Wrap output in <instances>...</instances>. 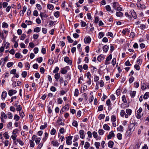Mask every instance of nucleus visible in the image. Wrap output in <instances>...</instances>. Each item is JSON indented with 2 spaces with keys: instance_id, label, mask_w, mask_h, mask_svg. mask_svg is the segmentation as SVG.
<instances>
[{
  "instance_id": "39",
  "label": "nucleus",
  "mask_w": 149,
  "mask_h": 149,
  "mask_svg": "<svg viewBox=\"0 0 149 149\" xmlns=\"http://www.w3.org/2000/svg\"><path fill=\"white\" fill-rule=\"evenodd\" d=\"M72 125L73 126L75 127H77L78 125L77 122L76 120H74L72 123Z\"/></svg>"
},
{
  "instance_id": "56",
  "label": "nucleus",
  "mask_w": 149,
  "mask_h": 149,
  "mask_svg": "<svg viewBox=\"0 0 149 149\" xmlns=\"http://www.w3.org/2000/svg\"><path fill=\"white\" fill-rule=\"evenodd\" d=\"M34 32L38 33L40 31V29L39 27H37L34 28L33 30Z\"/></svg>"
},
{
  "instance_id": "38",
  "label": "nucleus",
  "mask_w": 149,
  "mask_h": 149,
  "mask_svg": "<svg viewBox=\"0 0 149 149\" xmlns=\"http://www.w3.org/2000/svg\"><path fill=\"white\" fill-rule=\"evenodd\" d=\"M117 137L119 140H121L122 139V134L120 133H118L117 135Z\"/></svg>"
},
{
  "instance_id": "5",
  "label": "nucleus",
  "mask_w": 149,
  "mask_h": 149,
  "mask_svg": "<svg viewBox=\"0 0 149 149\" xmlns=\"http://www.w3.org/2000/svg\"><path fill=\"white\" fill-rule=\"evenodd\" d=\"M112 58V56L111 54H110L106 58V60L105 62V64L106 65H108L109 64V63L108 62L110 61Z\"/></svg>"
},
{
  "instance_id": "37",
  "label": "nucleus",
  "mask_w": 149,
  "mask_h": 149,
  "mask_svg": "<svg viewBox=\"0 0 149 149\" xmlns=\"http://www.w3.org/2000/svg\"><path fill=\"white\" fill-rule=\"evenodd\" d=\"M95 145L96 146V148L99 149V147L100 146V143L98 142H96L95 143Z\"/></svg>"
},
{
  "instance_id": "29",
  "label": "nucleus",
  "mask_w": 149,
  "mask_h": 149,
  "mask_svg": "<svg viewBox=\"0 0 149 149\" xmlns=\"http://www.w3.org/2000/svg\"><path fill=\"white\" fill-rule=\"evenodd\" d=\"M104 131L102 129H100L98 131V133L100 135H102L104 133Z\"/></svg>"
},
{
  "instance_id": "26",
  "label": "nucleus",
  "mask_w": 149,
  "mask_h": 149,
  "mask_svg": "<svg viewBox=\"0 0 149 149\" xmlns=\"http://www.w3.org/2000/svg\"><path fill=\"white\" fill-rule=\"evenodd\" d=\"M1 118H4L5 119H6L7 118V116L6 114H5L4 112H1Z\"/></svg>"
},
{
  "instance_id": "23",
  "label": "nucleus",
  "mask_w": 149,
  "mask_h": 149,
  "mask_svg": "<svg viewBox=\"0 0 149 149\" xmlns=\"http://www.w3.org/2000/svg\"><path fill=\"white\" fill-rule=\"evenodd\" d=\"M90 146V144L88 142H86L85 143L84 147L86 149H88Z\"/></svg>"
},
{
  "instance_id": "41",
  "label": "nucleus",
  "mask_w": 149,
  "mask_h": 149,
  "mask_svg": "<svg viewBox=\"0 0 149 149\" xmlns=\"http://www.w3.org/2000/svg\"><path fill=\"white\" fill-rule=\"evenodd\" d=\"M121 87H119L118 89H117L116 91V93L117 96L119 95L120 94V92Z\"/></svg>"
},
{
  "instance_id": "34",
  "label": "nucleus",
  "mask_w": 149,
  "mask_h": 149,
  "mask_svg": "<svg viewBox=\"0 0 149 149\" xmlns=\"http://www.w3.org/2000/svg\"><path fill=\"white\" fill-rule=\"evenodd\" d=\"M47 6V8L50 10H52L54 8V6L51 4H48Z\"/></svg>"
},
{
  "instance_id": "52",
  "label": "nucleus",
  "mask_w": 149,
  "mask_h": 149,
  "mask_svg": "<svg viewBox=\"0 0 149 149\" xmlns=\"http://www.w3.org/2000/svg\"><path fill=\"white\" fill-rule=\"evenodd\" d=\"M104 36V34L102 32H100L99 34L98 38H102Z\"/></svg>"
},
{
  "instance_id": "3",
  "label": "nucleus",
  "mask_w": 149,
  "mask_h": 149,
  "mask_svg": "<svg viewBox=\"0 0 149 149\" xmlns=\"http://www.w3.org/2000/svg\"><path fill=\"white\" fill-rule=\"evenodd\" d=\"M69 109V104H67L66 105H65L61 110L60 111V113H61L62 111H63V112H64V111L66 110H68Z\"/></svg>"
},
{
  "instance_id": "2",
  "label": "nucleus",
  "mask_w": 149,
  "mask_h": 149,
  "mask_svg": "<svg viewBox=\"0 0 149 149\" xmlns=\"http://www.w3.org/2000/svg\"><path fill=\"white\" fill-rule=\"evenodd\" d=\"M132 110L129 109H126V112L127 114L125 115V117L126 118H127L128 117V116H130L131 115L132 113Z\"/></svg>"
},
{
  "instance_id": "24",
  "label": "nucleus",
  "mask_w": 149,
  "mask_h": 149,
  "mask_svg": "<svg viewBox=\"0 0 149 149\" xmlns=\"http://www.w3.org/2000/svg\"><path fill=\"white\" fill-rule=\"evenodd\" d=\"M103 128L104 130H109L110 129V127L108 126L107 124H105L103 125Z\"/></svg>"
},
{
  "instance_id": "60",
  "label": "nucleus",
  "mask_w": 149,
  "mask_h": 149,
  "mask_svg": "<svg viewBox=\"0 0 149 149\" xmlns=\"http://www.w3.org/2000/svg\"><path fill=\"white\" fill-rule=\"evenodd\" d=\"M16 109L17 111H20L22 110V107L20 105H18Z\"/></svg>"
},
{
  "instance_id": "17",
  "label": "nucleus",
  "mask_w": 149,
  "mask_h": 149,
  "mask_svg": "<svg viewBox=\"0 0 149 149\" xmlns=\"http://www.w3.org/2000/svg\"><path fill=\"white\" fill-rule=\"evenodd\" d=\"M114 143V142L112 141H109L108 143V146L110 148H112L113 147Z\"/></svg>"
},
{
  "instance_id": "11",
  "label": "nucleus",
  "mask_w": 149,
  "mask_h": 149,
  "mask_svg": "<svg viewBox=\"0 0 149 149\" xmlns=\"http://www.w3.org/2000/svg\"><path fill=\"white\" fill-rule=\"evenodd\" d=\"M138 8L141 9H145L146 8V6L144 4H141L140 3L137 5Z\"/></svg>"
},
{
  "instance_id": "40",
  "label": "nucleus",
  "mask_w": 149,
  "mask_h": 149,
  "mask_svg": "<svg viewBox=\"0 0 149 149\" xmlns=\"http://www.w3.org/2000/svg\"><path fill=\"white\" fill-rule=\"evenodd\" d=\"M103 105H101L99 106L98 108V111H101L103 110Z\"/></svg>"
},
{
  "instance_id": "28",
  "label": "nucleus",
  "mask_w": 149,
  "mask_h": 149,
  "mask_svg": "<svg viewBox=\"0 0 149 149\" xmlns=\"http://www.w3.org/2000/svg\"><path fill=\"white\" fill-rule=\"evenodd\" d=\"M25 68L27 70H29L30 68V65L28 62H26L25 63Z\"/></svg>"
},
{
  "instance_id": "25",
  "label": "nucleus",
  "mask_w": 149,
  "mask_h": 149,
  "mask_svg": "<svg viewBox=\"0 0 149 149\" xmlns=\"http://www.w3.org/2000/svg\"><path fill=\"white\" fill-rule=\"evenodd\" d=\"M109 48V46L107 45H105L103 47V51L106 52L108 51Z\"/></svg>"
},
{
  "instance_id": "63",
  "label": "nucleus",
  "mask_w": 149,
  "mask_h": 149,
  "mask_svg": "<svg viewBox=\"0 0 149 149\" xmlns=\"http://www.w3.org/2000/svg\"><path fill=\"white\" fill-rule=\"evenodd\" d=\"M36 60L37 61H38V63H40L42 61V57H40L38 58Z\"/></svg>"
},
{
  "instance_id": "55",
  "label": "nucleus",
  "mask_w": 149,
  "mask_h": 149,
  "mask_svg": "<svg viewBox=\"0 0 149 149\" xmlns=\"http://www.w3.org/2000/svg\"><path fill=\"white\" fill-rule=\"evenodd\" d=\"M27 74V72L24 71L22 73V75L23 77L25 78L26 77Z\"/></svg>"
},
{
  "instance_id": "13",
  "label": "nucleus",
  "mask_w": 149,
  "mask_h": 149,
  "mask_svg": "<svg viewBox=\"0 0 149 149\" xmlns=\"http://www.w3.org/2000/svg\"><path fill=\"white\" fill-rule=\"evenodd\" d=\"M7 93L6 91H3L2 93L1 98L2 100H4L5 98L6 97Z\"/></svg>"
},
{
  "instance_id": "62",
  "label": "nucleus",
  "mask_w": 149,
  "mask_h": 149,
  "mask_svg": "<svg viewBox=\"0 0 149 149\" xmlns=\"http://www.w3.org/2000/svg\"><path fill=\"white\" fill-rule=\"evenodd\" d=\"M13 63L12 62H9L7 64V66L8 68H10L13 65Z\"/></svg>"
},
{
  "instance_id": "58",
  "label": "nucleus",
  "mask_w": 149,
  "mask_h": 149,
  "mask_svg": "<svg viewBox=\"0 0 149 149\" xmlns=\"http://www.w3.org/2000/svg\"><path fill=\"white\" fill-rule=\"evenodd\" d=\"M93 136L95 138H96L97 136V134L96 132L94 131L92 133Z\"/></svg>"
},
{
  "instance_id": "44",
  "label": "nucleus",
  "mask_w": 149,
  "mask_h": 149,
  "mask_svg": "<svg viewBox=\"0 0 149 149\" xmlns=\"http://www.w3.org/2000/svg\"><path fill=\"white\" fill-rule=\"evenodd\" d=\"M125 114V112L124 110H122L121 111L120 115L122 117H123Z\"/></svg>"
},
{
  "instance_id": "15",
  "label": "nucleus",
  "mask_w": 149,
  "mask_h": 149,
  "mask_svg": "<svg viewBox=\"0 0 149 149\" xmlns=\"http://www.w3.org/2000/svg\"><path fill=\"white\" fill-rule=\"evenodd\" d=\"M113 8L115 10L119 6L118 2H114L113 3Z\"/></svg>"
},
{
  "instance_id": "49",
  "label": "nucleus",
  "mask_w": 149,
  "mask_h": 149,
  "mask_svg": "<svg viewBox=\"0 0 149 149\" xmlns=\"http://www.w3.org/2000/svg\"><path fill=\"white\" fill-rule=\"evenodd\" d=\"M19 117L17 115L15 114L14 116V119L16 121H18L19 119Z\"/></svg>"
},
{
  "instance_id": "54",
  "label": "nucleus",
  "mask_w": 149,
  "mask_h": 149,
  "mask_svg": "<svg viewBox=\"0 0 149 149\" xmlns=\"http://www.w3.org/2000/svg\"><path fill=\"white\" fill-rule=\"evenodd\" d=\"M8 94L10 96H12L14 94L13 91V90H10L8 91Z\"/></svg>"
},
{
  "instance_id": "1",
  "label": "nucleus",
  "mask_w": 149,
  "mask_h": 149,
  "mask_svg": "<svg viewBox=\"0 0 149 149\" xmlns=\"http://www.w3.org/2000/svg\"><path fill=\"white\" fill-rule=\"evenodd\" d=\"M134 124L131 123L128 126V130L126 131V134L127 136H129L131 134V132H132L135 129Z\"/></svg>"
},
{
  "instance_id": "42",
  "label": "nucleus",
  "mask_w": 149,
  "mask_h": 149,
  "mask_svg": "<svg viewBox=\"0 0 149 149\" xmlns=\"http://www.w3.org/2000/svg\"><path fill=\"white\" fill-rule=\"evenodd\" d=\"M56 132V130L54 128H53L51 131L50 134L52 135H54Z\"/></svg>"
},
{
  "instance_id": "12",
  "label": "nucleus",
  "mask_w": 149,
  "mask_h": 149,
  "mask_svg": "<svg viewBox=\"0 0 149 149\" xmlns=\"http://www.w3.org/2000/svg\"><path fill=\"white\" fill-rule=\"evenodd\" d=\"M57 122L58 123V125H64L65 124L63 122H62V119L58 118L57 120Z\"/></svg>"
},
{
  "instance_id": "46",
  "label": "nucleus",
  "mask_w": 149,
  "mask_h": 149,
  "mask_svg": "<svg viewBox=\"0 0 149 149\" xmlns=\"http://www.w3.org/2000/svg\"><path fill=\"white\" fill-rule=\"evenodd\" d=\"M67 39L68 42L70 43H72L74 41L73 40L71 39L70 37L69 36H67Z\"/></svg>"
},
{
  "instance_id": "64",
  "label": "nucleus",
  "mask_w": 149,
  "mask_h": 149,
  "mask_svg": "<svg viewBox=\"0 0 149 149\" xmlns=\"http://www.w3.org/2000/svg\"><path fill=\"white\" fill-rule=\"evenodd\" d=\"M8 26V24L6 22H3L2 23V27L3 28H7Z\"/></svg>"
},
{
  "instance_id": "22",
  "label": "nucleus",
  "mask_w": 149,
  "mask_h": 149,
  "mask_svg": "<svg viewBox=\"0 0 149 149\" xmlns=\"http://www.w3.org/2000/svg\"><path fill=\"white\" fill-rule=\"evenodd\" d=\"M29 143L30 144V147L31 148H33L35 146L34 142L31 140H30Z\"/></svg>"
},
{
  "instance_id": "43",
  "label": "nucleus",
  "mask_w": 149,
  "mask_h": 149,
  "mask_svg": "<svg viewBox=\"0 0 149 149\" xmlns=\"http://www.w3.org/2000/svg\"><path fill=\"white\" fill-rule=\"evenodd\" d=\"M116 58H113L112 61H111V64L113 66L116 63Z\"/></svg>"
},
{
  "instance_id": "47",
  "label": "nucleus",
  "mask_w": 149,
  "mask_h": 149,
  "mask_svg": "<svg viewBox=\"0 0 149 149\" xmlns=\"http://www.w3.org/2000/svg\"><path fill=\"white\" fill-rule=\"evenodd\" d=\"M4 137L6 139H8L9 138V136L7 132H5L3 134Z\"/></svg>"
},
{
  "instance_id": "30",
  "label": "nucleus",
  "mask_w": 149,
  "mask_h": 149,
  "mask_svg": "<svg viewBox=\"0 0 149 149\" xmlns=\"http://www.w3.org/2000/svg\"><path fill=\"white\" fill-rule=\"evenodd\" d=\"M116 120V117L114 115H112L111 116V120L112 122H114Z\"/></svg>"
},
{
  "instance_id": "6",
  "label": "nucleus",
  "mask_w": 149,
  "mask_h": 149,
  "mask_svg": "<svg viewBox=\"0 0 149 149\" xmlns=\"http://www.w3.org/2000/svg\"><path fill=\"white\" fill-rule=\"evenodd\" d=\"M115 136V134H114L113 131H112L109 132V134L107 136V139H110L112 137H114Z\"/></svg>"
},
{
  "instance_id": "51",
  "label": "nucleus",
  "mask_w": 149,
  "mask_h": 149,
  "mask_svg": "<svg viewBox=\"0 0 149 149\" xmlns=\"http://www.w3.org/2000/svg\"><path fill=\"white\" fill-rule=\"evenodd\" d=\"M54 15L56 17H58L59 16V12L58 11L54 13Z\"/></svg>"
},
{
  "instance_id": "59",
  "label": "nucleus",
  "mask_w": 149,
  "mask_h": 149,
  "mask_svg": "<svg viewBox=\"0 0 149 149\" xmlns=\"http://www.w3.org/2000/svg\"><path fill=\"white\" fill-rule=\"evenodd\" d=\"M14 134L12 135L11 137L14 141H15V140L16 139V137L17 136V135L16 134Z\"/></svg>"
},
{
  "instance_id": "8",
  "label": "nucleus",
  "mask_w": 149,
  "mask_h": 149,
  "mask_svg": "<svg viewBox=\"0 0 149 149\" xmlns=\"http://www.w3.org/2000/svg\"><path fill=\"white\" fill-rule=\"evenodd\" d=\"M84 41L85 43H90L91 41V38L90 36H88L84 39Z\"/></svg>"
},
{
  "instance_id": "19",
  "label": "nucleus",
  "mask_w": 149,
  "mask_h": 149,
  "mask_svg": "<svg viewBox=\"0 0 149 149\" xmlns=\"http://www.w3.org/2000/svg\"><path fill=\"white\" fill-rule=\"evenodd\" d=\"M136 91H131L130 93V94L131 97L132 98H134V97L135 96L136 93Z\"/></svg>"
},
{
  "instance_id": "7",
  "label": "nucleus",
  "mask_w": 149,
  "mask_h": 149,
  "mask_svg": "<svg viewBox=\"0 0 149 149\" xmlns=\"http://www.w3.org/2000/svg\"><path fill=\"white\" fill-rule=\"evenodd\" d=\"M84 131L83 130H80L79 131L80 137L82 139H84L85 138V135H84Z\"/></svg>"
},
{
  "instance_id": "4",
  "label": "nucleus",
  "mask_w": 149,
  "mask_h": 149,
  "mask_svg": "<svg viewBox=\"0 0 149 149\" xmlns=\"http://www.w3.org/2000/svg\"><path fill=\"white\" fill-rule=\"evenodd\" d=\"M64 61L65 62L67 63H68L70 65H71L72 64V61L71 60L69 59V58L67 56H65V57Z\"/></svg>"
},
{
  "instance_id": "57",
  "label": "nucleus",
  "mask_w": 149,
  "mask_h": 149,
  "mask_svg": "<svg viewBox=\"0 0 149 149\" xmlns=\"http://www.w3.org/2000/svg\"><path fill=\"white\" fill-rule=\"evenodd\" d=\"M59 70V68L58 67H56L54 70H53V73H57Z\"/></svg>"
},
{
  "instance_id": "35",
  "label": "nucleus",
  "mask_w": 149,
  "mask_h": 149,
  "mask_svg": "<svg viewBox=\"0 0 149 149\" xmlns=\"http://www.w3.org/2000/svg\"><path fill=\"white\" fill-rule=\"evenodd\" d=\"M105 116L104 114H100L98 116V118L99 120H101L102 119H104V118Z\"/></svg>"
},
{
  "instance_id": "45",
  "label": "nucleus",
  "mask_w": 149,
  "mask_h": 149,
  "mask_svg": "<svg viewBox=\"0 0 149 149\" xmlns=\"http://www.w3.org/2000/svg\"><path fill=\"white\" fill-rule=\"evenodd\" d=\"M40 140V138L39 137H37V138H36L35 140V141L37 144H38L39 143Z\"/></svg>"
},
{
  "instance_id": "10",
  "label": "nucleus",
  "mask_w": 149,
  "mask_h": 149,
  "mask_svg": "<svg viewBox=\"0 0 149 149\" xmlns=\"http://www.w3.org/2000/svg\"><path fill=\"white\" fill-rule=\"evenodd\" d=\"M51 143L54 146H58L59 145V143L56 141L53 140L51 141Z\"/></svg>"
},
{
  "instance_id": "9",
  "label": "nucleus",
  "mask_w": 149,
  "mask_h": 149,
  "mask_svg": "<svg viewBox=\"0 0 149 149\" xmlns=\"http://www.w3.org/2000/svg\"><path fill=\"white\" fill-rule=\"evenodd\" d=\"M131 13L132 15V17H133L135 19L136 18L137 16L136 15V13L135 11L133 10H132L130 12Z\"/></svg>"
},
{
  "instance_id": "53",
  "label": "nucleus",
  "mask_w": 149,
  "mask_h": 149,
  "mask_svg": "<svg viewBox=\"0 0 149 149\" xmlns=\"http://www.w3.org/2000/svg\"><path fill=\"white\" fill-rule=\"evenodd\" d=\"M134 80V78L133 76H131L129 79V82L131 84L133 82Z\"/></svg>"
},
{
  "instance_id": "31",
  "label": "nucleus",
  "mask_w": 149,
  "mask_h": 149,
  "mask_svg": "<svg viewBox=\"0 0 149 149\" xmlns=\"http://www.w3.org/2000/svg\"><path fill=\"white\" fill-rule=\"evenodd\" d=\"M60 75L59 73L56 74L54 75V77L55 79L57 80L60 79Z\"/></svg>"
},
{
  "instance_id": "50",
  "label": "nucleus",
  "mask_w": 149,
  "mask_h": 149,
  "mask_svg": "<svg viewBox=\"0 0 149 149\" xmlns=\"http://www.w3.org/2000/svg\"><path fill=\"white\" fill-rule=\"evenodd\" d=\"M79 90L77 89H76L75 90L74 95L75 96L77 97L79 94Z\"/></svg>"
},
{
  "instance_id": "33",
  "label": "nucleus",
  "mask_w": 149,
  "mask_h": 149,
  "mask_svg": "<svg viewBox=\"0 0 149 149\" xmlns=\"http://www.w3.org/2000/svg\"><path fill=\"white\" fill-rule=\"evenodd\" d=\"M91 13H88L87 14L88 19L89 20H92V18L91 17Z\"/></svg>"
},
{
  "instance_id": "14",
  "label": "nucleus",
  "mask_w": 149,
  "mask_h": 149,
  "mask_svg": "<svg viewBox=\"0 0 149 149\" xmlns=\"http://www.w3.org/2000/svg\"><path fill=\"white\" fill-rule=\"evenodd\" d=\"M106 103L107 105L109 107L108 109H109V108L111 107L112 104L110 100L109 99H108L106 101Z\"/></svg>"
},
{
  "instance_id": "36",
  "label": "nucleus",
  "mask_w": 149,
  "mask_h": 149,
  "mask_svg": "<svg viewBox=\"0 0 149 149\" xmlns=\"http://www.w3.org/2000/svg\"><path fill=\"white\" fill-rule=\"evenodd\" d=\"M117 130L118 131L123 132V127L121 125L119 126V127L117 128Z\"/></svg>"
},
{
  "instance_id": "27",
  "label": "nucleus",
  "mask_w": 149,
  "mask_h": 149,
  "mask_svg": "<svg viewBox=\"0 0 149 149\" xmlns=\"http://www.w3.org/2000/svg\"><path fill=\"white\" fill-rule=\"evenodd\" d=\"M116 15L117 17H122L123 15V13L122 12L119 11L116 13Z\"/></svg>"
},
{
  "instance_id": "32",
  "label": "nucleus",
  "mask_w": 149,
  "mask_h": 149,
  "mask_svg": "<svg viewBox=\"0 0 149 149\" xmlns=\"http://www.w3.org/2000/svg\"><path fill=\"white\" fill-rule=\"evenodd\" d=\"M146 88V85L145 83H143L142 84L141 86V88L143 90H145Z\"/></svg>"
},
{
  "instance_id": "61",
  "label": "nucleus",
  "mask_w": 149,
  "mask_h": 149,
  "mask_svg": "<svg viewBox=\"0 0 149 149\" xmlns=\"http://www.w3.org/2000/svg\"><path fill=\"white\" fill-rule=\"evenodd\" d=\"M134 68L137 70H140V67L138 64H136L134 66Z\"/></svg>"
},
{
  "instance_id": "48",
  "label": "nucleus",
  "mask_w": 149,
  "mask_h": 149,
  "mask_svg": "<svg viewBox=\"0 0 149 149\" xmlns=\"http://www.w3.org/2000/svg\"><path fill=\"white\" fill-rule=\"evenodd\" d=\"M60 72L62 74H65L67 72V70L63 68L61 69Z\"/></svg>"
},
{
  "instance_id": "16",
  "label": "nucleus",
  "mask_w": 149,
  "mask_h": 149,
  "mask_svg": "<svg viewBox=\"0 0 149 149\" xmlns=\"http://www.w3.org/2000/svg\"><path fill=\"white\" fill-rule=\"evenodd\" d=\"M104 56L103 55H100L98 56L97 58V60L100 62L102 60L104 59Z\"/></svg>"
},
{
  "instance_id": "21",
  "label": "nucleus",
  "mask_w": 149,
  "mask_h": 149,
  "mask_svg": "<svg viewBox=\"0 0 149 149\" xmlns=\"http://www.w3.org/2000/svg\"><path fill=\"white\" fill-rule=\"evenodd\" d=\"M47 126V123L45 122L44 123V125H42L40 127V129L41 130H44Z\"/></svg>"
},
{
  "instance_id": "18",
  "label": "nucleus",
  "mask_w": 149,
  "mask_h": 149,
  "mask_svg": "<svg viewBox=\"0 0 149 149\" xmlns=\"http://www.w3.org/2000/svg\"><path fill=\"white\" fill-rule=\"evenodd\" d=\"M149 97V92H146V93L143 97V98L144 99H147Z\"/></svg>"
},
{
  "instance_id": "20",
  "label": "nucleus",
  "mask_w": 149,
  "mask_h": 149,
  "mask_svg": "<svg viewBox=\"0 0 149 149\" xmlns=\"http://www.w3.org/2000/svg\"><path fill=\"white\" fill-rule=\"evenodd\" d=\"M48 136V133L47 132H45V136L42 139V140L44 142H45L46 141Z\"/></svg>"
}]
</instances>
